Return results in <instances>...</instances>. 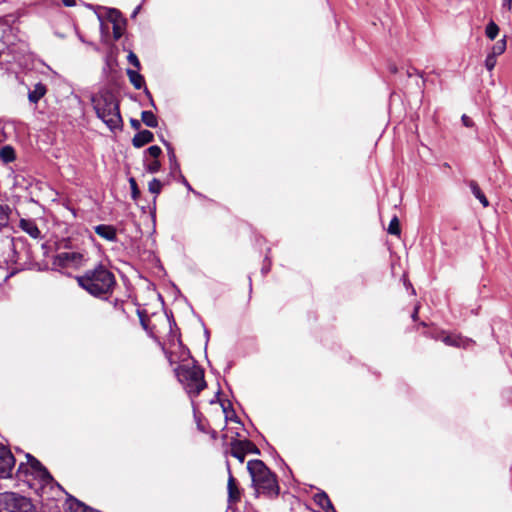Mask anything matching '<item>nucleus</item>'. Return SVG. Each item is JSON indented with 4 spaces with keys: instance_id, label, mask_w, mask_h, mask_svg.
<instances>
[{
    "instance_id": "f257e3e1",
    "label": "nucleus",
    "mask_w": 512,
    "mask_h": 512,
    "mask_svg": "<svg viewBox=\"0 0 512 512\" xmlns=\"http://www.w3.org/2000/svg\"><path fill=\"white\" fill-rule=\"evenodd\" d=\"M142 327L155 339L170 361L185 362L190 357V350L182 345L178 330L167 315L145 319L140 316Z\"/></svg>"
},
{
    "instance_id": "f03ea898",
    "label": "nucleus",
    "mask_w": 512,
    "mask_h": 512,
    "mask_svg": "<svg viewBox=\"0 0 512 512\" xmlns=\"http://www.w3.org/2000/svg\"><path fill=\"white\" fill-rule=\"evenodd\" d=\"M76 280L81 288L100 299H108L116 287L115 275L103 265L87 270Z\"/></svg>"
},
{
    "instance_id": "7ed1b4c3",
    "label": "nucleus",
    "mask_w": 512,
    "mask_h": 512,
    "mask_svg": "<svg viewBox=\"0 0 512 512\" xmlns=\"http://www.w3.org/2000/svg\"><path fill=\"white\" fill-rule=\"evenodd\" d=\"M91 103L97 117L111 131L122 128L123 120L120 114L119 101L113 92L101 90L92 95Z\"/></svg>"
},
{
    "instance_id": "20e7f679",
    "label": "nucleus",
    "mask_w": 512,
    "mask_h": 512,
    "mask_svg": "<svg viewBox=\"0 0 512 512\" xmlns=\"http://www.w3.org/2000/svg\"><path fill=\"white\" fill-rule=\"evenodd\" d=\"M247 470L251 476L252 485L256 493L263 494L268 498H276L279 495L280 487L277 476L262 460L254 459L248 461Z\"/></svg>"
},
{
    "instance_id": "39448f33",
    "label": "nucleus",
    "mask_w": 512,
    "mask_h": 512,
    "mask_svg": "<svg viewBox=\"0 0 512 512\" xmlns=\"http://www.w3.org/2000/svg\"><path fill=\"white\" fill-rule=\"evenodd\" d=\"M27 463H21L17 470V476L22 478L31 474L34 478L39 479L42 483L48 484L52 480V476L47 469L32 455L27 454Z\"/></svg>"
},
{
    "instance_id": "423d86ee",
    "label": "nucleus",
    "mask_w": 512,
    "mask_h": 512,
    "mask_svg": "<svg viewBox=\"0 0 512 512\" xmlns=\"http://www.w3.org/2000/svg\"><path fill=\"white\" fill-rule=\"evenodd\" d=\"M0 505L3 512H34L29 499L12 492L0 495Z\"/></svg>"
},
{
    "instance_id": "0eeeda50",
    "label": "nucleus",
    "mask_w": 512,
    "mask_h": 512,
    "mask_svg": "<svg viewBox=\"0 0 512 512\" xmlns=\"http://www.w3.org/2000/svg\"><path fill=\"white\" fill-rule=\"evenodd\" d=\"M226 466L228 472L227 502L229 505H236L241 501L243 489L240 487L238 480L233 476L229 462H227Z\"/></svg>"
},
{
    "instance_id": "6e6552de",
    "label": "nucleus",
    "mask_w": 512,
    "mask_h": 512,
    "mask_svg": "<svg viewBox=\"0 0 512 512\" xmlns=\"http://www.w3.org/2000/svg\"><path fill=\"white\" fill-rule=\"evenodd\" d=\"M15 465V458L11 451L0 445V478H8Z\"/></svg>"
},
{
    "instance_id": "1a4fd4ad",
    "label": "nucleus",
    "mask_w": 512,
    "mask_h": 512,
    "mask_svg": "<svg viewBox=\"0 0 512 512\" xmlns=\"http://www.w3.org/2000/svg\"><path fill=\"white\" fill-rule=\"evenodd\" d=\"M441 341L447 346H452L456 348L468 349L475 344V342L467 337L462 336L461 334L454 333H442Z\"/></svg>"
},
{
    "instance_id": "9d476101",
    "label": "nucleus",
    "mask_w": 512,
    "mask_h": 512,
    "mask_svg": "<svg viewBox=\"0 0 512 512\" xmlns=\"http://www.w3.org/2000/svg\"><path fill=\"white\" fill-rule=\"evenodd\" d=\"M84 260L83 254L79 252H61L57 254L55 262L62 267L79 266Z\"/></svg>"
},
{
    "instance_id": "9b49d317",
    "label": "nucleus",
    "mask_w": 512,
    "mask_h": 512,
    "mask_svg": "<svg viewBox=\"0 0 512 512\" xmlns=\"http://www.w3.org/2000/svg\"><path fill=\"white\" fill-rule=\"evenodd\" d=\"M176 376L179 382L184 386L187 394L190 396L192 393V370L188 364H181L175 369Z\"/></svg>"
},
{
    "instance_id": "f8f14e48",
    "label": "nucleus",
    "mask_w": 512,
    "mask_h": 512,
    "mask_svg": "<svg viewBox=\"0 0 512 512\" xmlns=\"http://www.w3.org/2000/svg\"><path fill=\"white\" fill-rule=\"evenodd\" d=\"M94 231L98 236L107 241L115 242L117 240L116 229L111 225H97L94 227Z\"/></svg>"
},
{
    "instance_id": "ddd939ff",
    "label": "nucleus",
    "mask_w": 512,
    "mask_h": 512,
    "mask_svg": "<svg viewBox=\"0 0 512 512\" xmlns=\"http://www.w3.org/2000/svg\"><path fill=\"white\" fill-rule=\"evenodd\" d=\"M47 91L48 89L45 84L42 82L36 83L33 88L28 91L29 102L32 104H37L39 100L46 95Z\"/></svg>"
},
{
    "instance_id": "4468645a",
    "label": "nucleus",
    "mask_w": 512,
    "mask_h": 512,
    "mask_svg": "<svg viewBox=\"0 0 512 512\" xmlns=\"http://www.w3.org/2000/svg\"><path fill=\"white\" fill-rule=\"evenodd\" d=\"M206 388L204 370L194 361V396Z\"/></svg>"
},
{
    "instance_id": "2eb2a0df",
    "label": "nucleus",
    "mask_w": 512,
    "mask_h": 512,
    "mask_svg": "<svg viewBox=\"0 0 512 512\" xmlns=\"http://www.w3.org/2000/svg\"><path fill=\"white\" fill-rule=\"evenodd\" d=\"M154 139L153 133L149 130H142L139 131L132 139V143L134 147L140 148L150 142H152Z\"/></svg>"
},
{
    "instance_id": "dca6fc26",
    "label": "nucleus",
    "mask_w": 512,
    "mask_h": 512,
    "mask_svg": "<svg viewBox=\"0 0 512 512\" xmlns=\"http://www.w3.org/2000/svg\"><path fill=\"white\" fill-rule=\"evenodd\" d=\"M230 455L239 460L240 463H243L246 457L245 450L242 446V443L239 439H233L230 442Z\"/></svg>"
},
{
    "instance_id": "f3484780",
    "label": "nucleus",
    "mask_w": 512,
    "mask_h": 512,
    "mask_svg": "<svg viewBox=\"0 0 512 512\" xmlns=\"http://www.w3.org/2000/svg\"><path fill=\"white\" fill-rule=\"evenodd\" d=\"M20 227L23 231H25L32 238L37 239L40 237V230L38 229V227L34 221L27 220V219H21Z\"/></svg>"
},
{
    "instance_id": "a211bd4d",
    "label": "nucleus",
    "mask_w": 512,
    "mask_h": 512,
    "mask_svg": "<svg viewBox=\"0 0 512 512\" xmlns=\"http://www.w3.org/2000/svg\"><path fill=\"white\" fill-rule=\"evenodd\" d=\"M315 502L325 511V512H337L334 508L329 496L325 492H321L315 495Z\"/></svg>"
},
{
    "instance_id": "6ab92c4d",
    "label": "nucleus",
    "mask_w": 512,
    "mask_h": 512,
    "mask_svg": "<svg viewBox=\"0 0 512 512\" xmlns=\"http://www.w3.org/2000/svg\"><path fill=\"white\" fill-rule=\"evenodd\" d=\"M113 14L119 18V21L115 20L113 24V37L114 39L118 40L123 35L125 29V19H123L121 13L116 9H113Z\"/></svg>"
},
{
    "instance_id": "aec40b11",
    "label": "nucleus",
    "mask_w": 512,
    "mask_h": 512,
    "mask_svg": "<svg viewBox=\"0 0 512 512\" xmlns=\"http://www.w3.org/2000/svg\"><path fill=\"white\" fill-rule=\"evenodd\" d=\"M469 187L473 193V195L480 201V203L483 205V207L489 206V201L485 194L482 192L481 188L479 187L478 183L474 180L469 181Z\"/></svg>"
},
{
    "instance_id": "412c9836",
    "label": "nucleus",
    "mask_w": 512,
    "mask_h": 512,
    "mask_svg": "<svg viewBox=\"0 0 512 512\" xmlns=\"http://www.w3.org/2000/svg\"><path fill=\"white\" fill-rule=\"evenodd\" d=\"M126 73H127V76L129 78L130 82L136 89H141L144 86V84H145L144 78L136 70L127 69Z\"/></svg>"
},
{
    "instance_id": "4be33fe9",
    "label": "nucleus",
    "mask_w": 512,
    "mask_h": 512,
    "mask_svg": "<svg viewBox=\"0 0 512 512\" xmlns=\"http://www.w3.org/2000/svg\"><path fill=\"white\" fill-rule=\"evenodd\" d=\"M141 120L148 127L155 128L158 126L157 117L151 111H143L141 113Z\"/></svg>"
},
{
    "instance_id": "5701e85b",
    "label": "nucleus",
    "mask_w": 512,
    "mask_h": 512,
    "mask_svg": "<svg viewBox=\"0 0 512 512\" xmlns=\"http://www.w3.org/2000/svg\"><path fill=\"white\" fill-rule=\"evenodd\" d=\"M0 158L4 163H9L15 160V151L12 146L6 145L0 150Z\"/></svg>"
},
{
    "instance_id": "b1692460",
    "label": "nucleus",
    "mask_w": 512,
    "mask_h": 512,
    "mask_svg": "<svg viewBox=\"0 0 512 512\" xmlns=\"http://www.w3.org/2000/svg\"><path fill=\"white\" fill-rule=\"evenodd\" d=\"M387 232L391 235L400 236L401 234V227H400V221L397 216H394L389 225Z\"/></svg>"
},
{
    "instance_id": "393cba45",
    "label": "nucleus",
    "mask_w": 512,
    "mask_h": 512,
    "mask_svg": "<svg viewBox=\"0 0 512 512\" xmlns=\"http://www.w3.org/2000/svg\"><path fill=\"white\" fill-rule=\"evenodd\" d=\"M245 450V454H260V449L249 439L240 440Z\"/></svg>"
},
{
    "instance_id": "a878e982",
    "label": "nucleus",
    "mask_w": 512,
    "mask_h": 512,
    "mask_svg": "<svg viewBox=\"0 0 512 512\" xmlns=\"http://www.w3.org/2000/svg\"><path fill=\"white\" fill-rule=\"evenodd\" d=\"M70 509L72 510V512H99L85 506L83 503L79 502L76 499L71 501Z\"/></svg>"
},
{
    "instance_id": "bb28decb",
    "label": "nucleus",
    "mask_w": 512,
    "mask_h": 512,
    "mask_svg": "<svg viewBox=\"0 0 512 512\" xmlns=\"http://www.w3.org/2000/svg\"><path fill=\"white\" fill-rule=\"evenodd\" d=\"M506 50V37H504L503 39L497 41L493 47H492V51H491V55L497 57L501 54H503Z\"/></svg>"
},
{
    "instance_id": "cd10ccee",
    "label": "nucleus",
    "mask_w": 512,
    "mask_h": 512,
    "mask_svg": "<svg viewBox=\"0 0 512 512\" xmlns=\"http://www.w3.org/2000/svg\"><path fill=\"white\" fill-rule=\"evenodd\" d=\"M145 168L150 173H156L160 170V162L158 159L144 158Z\"/></svg>"
},
{
    "instance_id": "c85d7f7f",
    "label": "nucleus",
    "mask_w": 512,
    "mask_h": 512,
    "mask_svg": "<svg viewBox=\"0 0 512 512\" xmlns=\"http://www.w3.org/2000/svg\"><path fill=\"white\" fill-rule=\"evenodd\" d=\"M498 33H499L498 25L494 21H490L487 24L486 29H485L486 36L489 39L494 40L497 37Z\"/></svg>"
},
{
    "instance_id": "c756f323",
    "label": "nucleus",
    "mask_w": 512,
    "mask_h": 512,
    "mask_svg": "<svg viewBox=\"0 0 512 512\" xmlns=\"http://www.w3.org/2000/svg\"><path fill=\"white\" fill-rule=\"evenodd\" d=\"M162 153V150L159 146H150L146 151H145V157L144 158H148V159H158V157L161 155Z\"/></svg>"
},
{
    "instance_id": "7c9ffc66",
    "label": "nucleus",
    "mask_w": 512,
    "mask_h": 512,
    "mask_svg": "<svg viewBox=\"0 0 512 512\" xmlns=\"http://www.w3.org/2000/svg\"><path fill=\"white\" fill-rule=\"evenodd\" d=\"M161 188H162V184L159 180H157L156 178L152 179L150 182H149V185H148V189L151 193L153 194H159L160 191H161Z\"/></svg>"
},
{
    "instance_id": "2f4dec72",
    "label": "nucleus",
    "mask_w": 512,
    "mask_h": 512,
    "mask_svg": "<svg viewBox=\"0 0 512 512\" xmlns=\"http://www.w3.org/2000/svg\"><path fill=\"white\" fill-rule=\"evenodd\" d=\"M9 218V207L0 205V225L5 224Z\"/></svg>"
},
{
    "instance_id": "473e14b6",
    "label": "nucleus",
    "mask_w": 512,
    "mask_h": 512,
    "mask_svg": "<svg viewBox=\"0 0 512 512\" xmlns=\"http://www.w3.org/2000/svg\"><path fill=\"white\" fill-rule=\"evenodd\" d=\"M129 183H130V187H131V196L134 200H136L140 195V191L137 187L136 180L134 178H130Z\"/></svg>"
},
{
    "instance_id": "72a5a7b5",
    "label": "nucleus",
    "mask_w": 512,
    "mask_h": 512,
    "mask_svg": "<svg viewBox=\"0 0 512 512\" xmlns=\"http://www.w3.org/2000/svg\"><path fill=\"white\" fill-rule=\"evenodd\" d=\"M127 60L128 62L133 65L137 70L140 69L141 65H140V61L138 59V57L136 56L135 53H133L132 51L129 52L128 56H127Z\"/></svg>"
},
{
    "instance_id": "f704fd0d",
    "label": "nucleus",
    "mask_w": 512,
    "mask_h": 512,
    "mask_svg": "<svg viewBox=\"0 0 512 512\" xmlns=\"http://www.w3.org/2000/svg\"><path fill=\"white\" fill-rule=\"evenodd\" d=\"M496 62H497L496 57L491 54H488L485 59V66H486L487 70H489V71L493 70L496 65Z\"/></svg>"
},
{
    "instance_id": "c9c22d12",
    "label": "nucleus",
    "mask_w": 512,
    "mask_h": 512,
    "mask_svg": "<svg viewBox=\"0 0 512 512\" xmlns=\"http://www.w3.org/2000/svg\"><path fill=\"white\" fill-rule=\"evenodd\" d=\"M194 420L196 421L197 423V428L202 431V432H206V428H205V425L203 423V421L201 420V418L197 415L196 411L194 410Z\"/></svg>"
},
{
    "instance_id": "e433bc0d",
    "label": "nucleus",
    "mask_w": 512,
    "mask_h": 512,
    "mask_svg": "<svg viewBox=\"0 0 512 512\" xmlns=\"http://www.w3.org/2000/svg\"><path fill=\"white\" fill-rule=\"evenodd\" d=\"M461 120H462L463 125L468 127V128H471V127L474 126L473 120L469 116H467L465 114L462 115Z\"/></svg>"
},
{
    "instance_id": "4c0bfd02",
    "label": "nucleus",
    "mask_w": 512,
    "mask_h": 512,
    "mask_svg": "<svg viewBox=\"0 0 512 512\" xmlns=\"http://www.w3.org/2000/svg\"><path fill=\"white\" fill-rule=\"evenodd\" d=\"M406 74H407L408 77H412L414 75H418L420 77H423V73L420 72L419 70H417L416 68H413V67L407 69Z\"/></svg>"
},
{
    "instance_id": "58836bf2",
    "label": "nucleus",
    "mask_w": 512,
    "mask_h": 512,
    "mask_svg": "<svg viewBox=\"0 0 512 512\" xmlns=\"http://www.w3.org/2000/svg\"><path fill=\"white\" fill-rule=\"evenodd\" d=\"M169 160H170V162L172 164V169L178 168V164L176 163L175 154H174L173 151L169 152Z\"/></svg>"
},
{
    "instance_id": "ea45409f",
    "label": "nucleus",
    "mask_w": 512,
    "mask_h": 512,
    "mask_svg": "<svg viewBox=\"0 0 512 512\" xmlns=\"http://www.w3.org/2000/svg\"><path fill=\"white\" fill-rule=\"evenodd\" d=\"M130 123H131V126L134 128V129H139L141 124L138 120L136 119H131L130 120Z\"/></svg>"
},
{
    "instance_id": "a19ab883",
    "label": "nucleus",
    "mask_w": 512,
    "mask_h": 512,
    "mask_svg": "<svg viewBox=\"0 0 512 512\" xmlns=\"http://www.w3.org/2000/svg\"><path fill=\"white\" fill-rule=\"evenodd\" d=\"M418 313H419V307H418V306H416V307L414 308V311H413L412 315H411V317H412V319H413L414 321H416V320L418 319Z\"/></svg>"
},
{
    "instance_id": "79ce46f5",
    "label": "nucleus",
    "mask_w": 512,
    "mask_h": 512,
    "mask_svg": "<svg viewBox=\"0 0 512 512\" xmlns=\"http://www.w3.org/2000/svg\"><path fill=\"white\" fill-rule=\"evenodd\" d=\"M109 18L110 20L114 23V21H119V18H117V16L115 14H113V10L110 11V14H109Z\"/></svg>"
},
{
    "instance_id": "37998d69",
    "label": "nucleus",
    "mask_w": 512,
    "mask_h": 512,
    "mask_svg": "<svg viewBox=\"0 0 512 512\" xmlns=\"http://www.w3.org/2000/svg\"><path fill=\"white\" fill-rule=\"evenodd\" d=\"M145 94L150 98V103L153 107H155V104H154V101L152 99V96H151V93L149 92V90L146 88L145 89Z\"/></svg>"
},
{
    "instance_id": "c03bdc74",
    "label": "nucleus",
    "mask_w": 512,
    "mask_h": 512,
    "mask_svg": "<svg viewBox=\"0 0 512 512\" xmlns=\"http://www.w3.org/2000/svg\"><path fill=\"white\" fill-rule=\"evenodd\" d=\"M63 3L65 6H68V7H71L75 4L73 0H63Z\"/></svg>"
},
{
    "instance_id": "a18cd8bd",
    "label": "nucleus",
    "mask_w": 512,
    "mask_h": 512,
    "mask_svg": "<svg viewBox=\"0 0 512 512\" xmlns=\"http://www.w3.org/2000/svg\"><path fill=\"white\" fill-rule=\"evenodd\" d=\"M503 5L510 9L512 5V0H503Z\"/></svg>"
},
{
    "instance_id": "49530a36",
    "label": "nucleus",
    "mask_w": 512,
    "mask_h": 512,
    "mask_svg": "<svg viewBox=\"0 0 512 512\" xmlns=\"http://www.w3.org/2000/svg\"><path fill=\"white\" fill-rule=\"evenodd\" d=\"M140 8H141V6H140V5H139V6H137V7L135 8V10H134V11H133V13H132V18H135V17H136V15H137V14L139 13V11H140Z\"/></svg>"
},
{
    "instance_id": "de8ad7c7",
    "label": "nucleus",
    "mask_w": 512,
    "mask_h": 512,
    "mask_svg": "<svg viewBox=\"0 0 512 512\" xmlns=\"http://www.w3.org/2000/svg\"><path fill=\"white\" fill-rule=\"evenodd\" d=\"M397 71H398V69H397V67L395 65H391L390 66V72L391 73H397Z\"/></svg>"
},
{
    "instance_id": "09e8293b",
    "label": "nucleus",
    "mask_w": 512,
    "mask_h": 512,
    "mask_svg": "<svg viewBox=\"0 0 512 512\" xmlns=\"http://www.w3.org/2000/svg\"><path fill=\"white\" fill-rule=\"evenodd\" d=\"M211 437L215 439L217 437V432L215 430L211 431Z\"/></svg>"
},
{
    "instance_id": "8fccbe9b",
    "label": "nucleus",
    "mask_w": 512,
    "mask_h": 512,
    "mask_svg": "<svg viewBox=\"0 0 512 512\" xmlns=\"http://www.w3.org/2000/svg\"><path fill=\"white\" fill-rule=\"evenodd\" d=\"M184 183H185V185L188 187V189H189V190H190V189H192V188H191V186H190V184L188 183V181H187V180H184Z\"/></svg>"
},
{
    "instance_id": "3c124183",
    "label": "nucleus",
    "mask_w": 512,
    "mask_h": 512,
    "mask_svg": "<svg viewBox=\"0 0 512 512\" xmlns=\"http://www.w3.org/2000/svg\"><path fill=\"white\" fill-rule=\"evenodd\" d=\"M0 512H3V511H2V508H0Z\"/></svg>"
}]
</instances>
